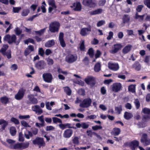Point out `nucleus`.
<instances>
[{
    "instance_id": "b1692460",
    "label": "nucleus",
    "mask_w": 150,
    "mask_h": 150,
    "mask_svg": "<svg viewBox=\"0 0 150 150\" xmlns=\"http://www.w3.org/2000/svg\"><path fill=\"white\" fill-rule=\"evenodd\" d=\"M132 67L136 71H139L141 68V65L138 61H136L132 65Z\"/></svg>"
},
{
    "instance_id": "20e7f679",
    "label": "nucleus",
    "mask_w": 150,
    "mask_h": 150,
    "mask_svg": "<svg viewBox=\"0 0 150 150\" xmlns=\"http://www.w3.org/2000/svg\"><path fill=\"white\" fill-rule=\"evenodd\" d=\"M140 142L144 146H147L150 144V139L148 137V135L146 133L142 134Z\"/></svg>"
},
{
    "instance_id": "a19ab883",
    "label": "nucleus",
    "mask_w": 150,
    "mask_h": 150,
    "mask_svg": "<svg viewBox=\"0 0 150 150\" xmlns=\"http://www.w3.org/2000/svg\"><path fill=\"white\" fill-rule=\"evenodd\" d=\"M46 28H45L42 29L39 31H35V34L39 35H42L45 32Z\"/></svg>"
},
{
    "instance_id": "e433bc0d",
    "label": "nucleus",
    "mask_w": 150,
    "mask_h": 150,
    "mask_svg": "<svg viewBox=\"0 0 150 150\" xmlns=\"http://www.w3.org/2000/svg\"><path fill=\"white\" fill-rule=\"evenodd\" d=\"M64 92L68 96H70L71 93V89L68 86H66L64 87Z\"/></svg>"
},
{
    "instance_id": "052dcab7",
    "label": "nucleus",
    "mask_w": 150,
    "mask_h": 150,
    "mask_svg": "<svg viewBox=\"0 0 150 150\" xmlns=\"http://www.w3.org/2000/svg\"><path fill=\"white\" fill-rule=\"evenodd\" d=\"M18 140L20 142H23L24 140V138L22 132H20L19 133Z\"/></svg>"
},
{
    "instance_id": "5701e85b",
    "label": "nucleus",
    "mask_w": 150,
    "mask_h": 150,
    "mask_svg": "<svg viewBox=\"0 0 150 150\" xmlns=\"http://www.w3.org/2000/svg\"><path fill=\"white\" fill-rule=\"evenodd\" d=\"M63 33H59V38L60 45L62 47H64L66 46V44L63 39Z\"/></svg>"
},
{
    "instance_id": "ddd939ff",
    "label": "nucleus",
    "mask_w": 150,
    "mask_h": 150,
    "mask_svg": "<svg viewBox=\"0 0 150 150\" xmlns=\"http://www.w3.org/2000/svg\"><path fill=\"white\" fill-rule=\"evenodd\" d=\"M48 2L49 5L48 11L49 13H51L53 9H56L57 8V6L55 4V2L54 0H48Z\"/></svg>"
},
{
    "instance_id": "603ef678",
    "label": "nucleus",
    "mask_w": 150,
    "mask_h": 150,
    "mask_svg": "<svg viewBox=\"0 0 150 150\" xmlns=\"http://www.w3.org/2000/svg\"><path fill=\"white\" fill-rule=\"evenodd\" d=\"M105 22L104 20H102L99 21L97 23L96 25L97 27H99L104 25Z\"/></svg>"
},
{
    "instance_id": "c03bdc74",
    "label": "nucleus",
    "mask_w": 150,
    "mask_h": 150,
    "mask_svg": "<svg viewBox=\"0 0 150 150\" xmlns=\"http://www.w3.org/2000/svg\"><path fill=\"white\" fill-rule=\"evenodd\" d=\"M21 144L22 149H23L28 147L29 145V142H25L21 143Z\"/></svg>"
},
{
    "instance_id": "dca6fc26",
    "label": "nucleus",
    "mask_w": 150,
    "mask_h": 150,
    "mask_svg": "<svg viewBox=\"0 0 150 150\" xmlns=\"http://www.w3.org/2000/svg\"><path fill=\"white\" fill-rule=\"evenodd\" d=\"M25 91L23 89L19 90L18 93L15 96V98L17 100H21L23 97Z\"/></svg>"
},
{
    "instance_id": "4d7b16f0",
    "label": "nucleus",
    "mask_w": 150,
    "mask_h": 150,
    "mask_svg": "<svg viewBox=\"0 0 150 150\" xmlns=\"http://www.w3.org/2000/svg\"><path fill=\"white\" fill-rule=\"evenodd\" d=\"M22 31L18 27L16 28L14 30L16 34L18 35H20Z\"/></svg>"
},
{
    "instance_id": "4c0bfd02",
    "label": "nucleus",
    "mask_w": 150,
    "mask_h": 150,
    "mask_svg": "<svg viewBox=\"0 0 150 150\" xmlns=\"http://www.w3.org/2000/svg\"><path fill=\"white\" fill-rule=\"evenodd\" d=\"M133 116L132 115L130 112H125L124 115V117L126 120H129Z\"/></svg>"
},
{
    "instance_id": "a211bd4d",
    "label": "nucleus",
    "mask_w": 150,
    "mask_h": 150,
    "mask_svg": "<svg viewBox=\"0 0 150 150\" xmlns=\"http://www.w3.org/2000/svg\"><path fill=\"white\" fill-rule=\"evenodd\" d=\"M139 142L138 141L134 140H133L129 144V147L132 150H135L136 147L139 146Z\"/></svg>"
},
{
    "instance_id": "680f3d73",
    "label": "nucleus",
    "mask_w": 150,
    "mask_h": 150,
    "mask_svg": "<svg viewBox=\"0 0 150 150\" xmlns=\"http://www.w3.org/2000/svg\"><path fill=\"white\" fill-rule=\"evenodd\" d=\"M38 119L41 123L45 124V122L44 119V116L43 115L38 117Z\"/></svg>"
},
{
    "instance_id": "bb28decb",
    "label": "nucleus",
    "mask_w": 150,
    "mask_h": 150,
    "mask_svg": "<svg viewBox=\"0 0 150 150\" xmlns=\"http://www.w3.org/2000/svg\"><path fill=\"white\" fill-rule=\"evenodd\" d=\"M103 10L101 8H99L95 10L89 12V14L91 15L99 14L103 12Z\"/></svg>"
},
{
    "instance_id": "13d9d810",
    "label": "nucleus",
    "mask_w": 150,
    "mask_h": 150,
    "mask_svg": "<svg viewBox=\"0 0 150 150\" xmlns=\"http://www.w3.org/2000/svg\"><path fill=\"white\" fill-rule=\"evenodd\" d=\"M19 118L21 119H28L30 118V116L29 115H19Z\"/></svg>"
},
{
    "instance_id": "1a4fd4ad",
    "label": "nucleus",
    "mask_w": 150,
    "mask_h": 150,
    "mask_svg": "<svg viewBox=\"0 0 150 150\" xmlns=\"http://www.w3.org/2000/svg\"><path fill=\"white\" fill-rule=\"evenodd\" d=\"M82 3L84 6L90 8H94L96 5V3L93 0H83Z\"/></svg>"
},
{
    "instance_id": "2f4dec72",
    "label": "nucleus",
    "mask_w": 150,
    "mask_h": 150,
    "mask_svg": "<svg viewBox=\"0 0 150 150\" xmlns=\"http://www.w3.org/2000/svg\"><path fill=\"white\" fill-rule=\"evenodd\" d=\"M8 46L7 45H4L0 50V52H1L3 55H5L6 53L5 52L8 48Z\"/></svg>"
},
{
    "instance_id": "412c9836",
    "label": "nucleus",
    "mask_w": 150,
    "mask_h": 150,
    "mask_svg": "<svg viewBox=\"0 0 150 150\" xmlns=\"http://www.w3.org/2000/svg\"><path fill=\"white\" fill-rule=\"evenodd\" d=\"M76 126L78 128L82 127L83 129H87L89 127V125L87 122H83L81 123H77L76 124Z\"/></svg>"
},
{
    "instance_id": "3c124183",
    "label": "nucleus",
    "mask_w": 150,
    "mask_h": 150,
    "mask_svg": "<svg viewBox=\"0 0 150 150\" xmlns=\"http://www.w3.org/2000/svg\"><path fill=\"white\" fill-rule=\"evenodd\" d=\"M149 119H150V115H144L143 116L142 118V120L144 122Z\"/></svg>"
},
{
    "instance_id": "f257e3e1",
    "label": "nucleus",
    "mask_w": 150,
    "mask_h": 150,
    "mask_svg": "<svg viewBox=\"0 0 150 150\" xmlns=\"http://www.w3.org/2000/svg\"><path fill=\"white\" fill-rule=\"evenodd\" d=\"M60 26V23L58 22L54 21L51 23L49 26V30L52 33L58 31Z\"/></svg>"
},
{
    "instance_id": "0e129e2a",
    "label": "nucleus",
    "mask_w": 150,
    "mask_h": 150,
    "mask_svg": "<svg viewBox=\"0 0 150 150\" xmlns=\"http://www.w3.org/2000/svg\"><path fill=\"white\" fill-rule=\"evenodd\" d=\"M144 3L148 8L150 9V0H145Z\"/></svg>"
},
{
    "instance_id": "338daca9",
    "label": "nucleus",
    "mask_w": 150,
    "mask_h": 150,
    "mask_svg": "<svg viewBox=\"0 0 150 150\" xmlns=\"http://www.w3.org/2000/svg\"><path fill=\"white\" fill-rule=\"evenodd\" d=\"M38 52V53L39 55H40L42 56H43L44 55V51L42 48H39Z\"/></svg>"
},
{
    "instance_id": "774afa93",
    "label": "nucleus",
    "mask_w": 150,
    "mask_h": 150,
    "mask_svg": "<svg viewBox=\"0 0 150 150\" xmlns=\"http://www.w3.org/2000/svg\"><path fill=\"white\" fill-rule=\"evenodd\" d=\"M85 91L84 89H81L78 91V93L79 95L82 96L85 95Z\"/></svg>"
},
{
    "instance_id": "cd10ccee",
    "label": "nucleus",
    "mask_w": 150,
    "mask_h": 150,
    "mask_svg": "<svg viewBox=\"0 0 150 150\" xmlns=\"http://www.w3.org/2000/svg\"><path fill=\"white\" fill-rule=\"evenodd\" d=\"M132 46L130 45H128L126 46L122 50V52L124 54L128 53L131 50Z\"/></svg>"
},
{
    "instance_id": "aec40b11",
    "label": "nucleus",
    "mask_w": 150,
    "mask_h": 150,
    "mask_svg": "<svg viewBox=\"0 0 150 150\" xmlns=\"http://www.w3.org/2000/svg\"><path fill=\"white\" fill-rule=\"evenodd\" d=\"M73 134V130L68 129L65 130L63 134V137L65 138H69L71 137Z\"/></svg>"
},
{
    "instance_id": "09e8293b",
    "label": "nucleus",
    "mask_w": 150,
    "mask_h": 150,
    "mask_svg": "<svg viewBox=\"0 0 150 150\" xmlns=\"http://www.w3.org/2000/svg\"><path fill=\"white\" fill-rule=\"evenodd\" d=\"M134 103L135 104L136 107L137 109H138L140 106V103L139 100L138 98H136L135 100Z\"/></svg>"
},
{
    "instance_id": "4be33fe9",
    "label": "nucleus",
    "mask_w": 150,
    "mask_h": 150,
    "mask_svg": "<svg viewBox=\"0 0 150 150\" xmlns=\"http://www.w3.org/2000/svg\"><path fill=\"white\" fill-rule=\"evenodd\" d=\"M28 100L30 103L33 104H36L38 103L37 98H35L33 95H30L28 96Z\"/></svg>"
},
{
    "instance_id": "9d476101",
    "label": "nucleus",
    "mask_w": 150,
    "mask_h": 150,
    "mask_svg": "<svg viewBox=\"0 0 150 150\" xmlns=\"http://www.w3.org/2000/svg\"><path fill=\"white\" fill-rule=\"evenodd\" d=\"M91 31V27L88 28H83L81 29L80 33L82 36L85 37L88 35Z\"/></svg>"
},
{
    "instance_id": "f8f14e48",
    "label": "nucleus",
    "mask_w": 150,
    "mask_h": 150,
    "mask_svg": "<svg viewBox=\"0 0 150 150\" xmlns=\"http://www.w3.org/2000/svg\"><path fill=\"white\" fill-rule=\"evenodd\" d=\"M108 67L109 69L113 71H117L119 69L118 64L109 62L108 63Z\"/></svg>"
},
{
    "instance_id": "6e6552de",
    "label": "nucleus",
    "mask_w": 150,
    "mask_h": 150,
    "mask_svg": "<svg viewBox=\"0 0 150 150\" xmlns=\"http://www.w3.org/2000/svg\"><path fill=\"white\" fill-rule=\"evenodd\" d=\"M121 87V84L120 83H114L111 86V90L114 92H117L120 90Z\"/></svg>"
},
{
    "instance_id": "473e14b6",
    "label": "nucleus",
    "mask_w": 150,
    "mask_h": 150,
    "mask_svg": "<svg viewBox=\"0 0 150 150\" xmlns=\"http://www.w3.org/2000/svg\"><path fill=\"white\" fill-rule=\"evenodd\" d=\"M10 132L12 136H14L16 132V130L15 127L13 126L11 127L10 129Z\"/></svg>"
},
{
    "instance_id": "c9c22d12",
    "label": "nucleus",
    "mask_w": 150,
    "mask_h": 150,
    "mask_svg": "<svg viewBox=\"0 0 150 150\" xmlns=\"http://www.w3.org/2000/svg\"><path fill=\"white\" fill-rule=\"evenodd\" d=\"M24 135L26 139H30V137L32 136V134L30 131L26 130L25 132Z\"/></svg>"
},
{
    "instance_id": "4468645a",
    "label": "nucleus",
    "mask_w": 150,
    "mask_h": 150,
    "mask_svg": "<svg viewBox=\"0 0 150 150\" xmlns=\"http://www.w3.org/2000/svg\"><path fill=\"white\" fill-rule=\"evenodd\" d=\"M31 108L32 110L35 112L36 114L38 115H40L43 112L42 109L38 105H36L32 106Z\"/></svg>"
},
{
    "instance_id": "f3484780",
    "label": "nucleus",
    "mask_w": 150,
    "mask_h": 150,
    "mask_svg": "<svg viewBox=\"0 0 150 150\" xmlns=\"http://www.w3.org/2000/svg\"><path fill=\"white\" fill-rule=\"evenodd\" d=\"M44 80L46 82L50 83L51 81L52 77V75L49 73H44L42 75Z\"/></svg>"
},
{
    "instance_id": "a878e982",
    "label": "nucleus",
    "mask_w": 150,
    "mask_h": 150,
    "mask_svg": "<svg viewBox=\"0 0 150 150\" xmlns=\"http://www.w3.org/2000/svg\"><path fill=\"white\" fill-rule=\"evenodd\" d=\"M3 125L1 127V132L5 129L6 127L8 125V122L3 119H0V125Z\"/></svg>"
},
{
    "instance_id": "6e6d98bb",
    "label": "nucleus",
    "mask_w": 150,
    "mask_h": 150,
    "mask_svg": "<svg viewBox=\"0 0 150 150\" xmlns=\"http://www.w3.org/2000/svg\"><path fill=\"white\" fill-rule=\"evenodd\" d=\"M88 54L91 57H93L94 55V51L92 48H90L88 50Z\"/></svg>"
},
{
    "instance_id": "39448f33",
    "label": "nucleus",
    "mask_w": 150,
    "mask_h": 150,
    "mask_svg": "<svg viewBox=\"0 0 150 150\" xmlns=\"http://www.w3.org/2000/svg\"><path fill=\"white\" fill-rule=\"evenodd\" d=\"M85 82L89 85L91 87L93 86L96 83L95 78L91 76H88L84 79Z\"/></svg>"
},
{
    "instance_id": "49530a36",
    "label": "nucleus",
    "mask_w": 150,
    "mask_h": 150,
    "mask_svg": "<svg viewBox=\"0 0 150 150\" xmlns=\"http://www.w3.org/2000/svg\"><path fill=\"white\" fill-rule=\"evenodd\" d=\"M145 14L142 15H139L137 13L136 14L135 18L137 19H139V21H142L143 20Z\"/></svg>"
},
{
    "instance_id": "e2e57ef3",
    "label": "nucleus",
    "mask_w": 150,
    "mask_h": 150,
    "mask_svg": "<svg viewBox=\"0 0 150 150\" xmlns=\"http://www.w3.org/2000/svg\"><path fill=\"white\" fill-rule=\"evenodd\" d=\"M97 117V116L95 115H88L86 117V119L90 120H93L96 118Z\"/></svg>"
},
{
    "instance_id": "c756f323",
    "label": "nucleus",
    "mask_w": 150,
    "mask_h": 150,
    "mask_svg": "<svg viewBox=\"0 0 150 150\" xmlns=\"http://www.w3.org/2000/svg\"><path fill=\"white\" fill-rule=\"evenodd\" d=\"M54 40H50L47 41L45 44V46L47 47H50L54 45Z\"/></svg>"
},
{
    "instance_id": "9b49d317",
    "label": "nucleus",
    "mask_w": 150,
    "mask_h": 150,
    "mask_svg": "<svg viewBox=\"0 0 150 150\" xmlns=\"http://www.w3.org/2000/svg\"><path fill=\"white\" fill-rule=\"evenodd\" d=\"M122 47V46L121 44H118L114 45L112 47V49L110 50L109 52L111 54H115L120 50Z\"/></svg>"
},
{
    "instance_id": "79ce46f5",
    "label": "nucleus",
    "mask_w": 150,
    "mask_h": 150,
    "mask_svg": "<svg viewBox=\"0 0 150 150\" xmlns=\"http://www.w3.org/2000/svg\"><path fill=\"white\" fill-rule=\"evenodd\" d=\"M122 20L124 23L128 22L130 20V18L129 15H124L122 18Z\"/></svg>"
},
{
    "instance_id": "7c9ffc66",
    "label": "nucleus",
    "mask_w": 150,
    "mask_h": 150,
    "mask_svg": "<svg viewBox=\"0 0 150 150\" xmlns=\"http://www.w3.org/2000/svg\"><path fill=\"white\" fill-rule=\"evenodd\" d=\"M120 130L119 128H115L113 129L111 134L115 136L117 135L120 134Z\"/></svg>"
},
{
    "instance_id": "864d4df0",
    "label": "nucleus",
    "mask_w": 150,
    "mask_h": 150,
    "mask_svg": "<svg viewBox=\"0 0 150 150\" xmlns=\"http://www.w3.org/2000/svg\"><path fill=\"white\" fill-rule=\"evenodd\" d=\"M142 111L144 114L150 115V109L148 108H144L142 109Z\"/></svg>"
},
{
    "instance_id": "7ed1b4c3",
    "label": "nucleus",
    "mask_w": 150,
    "mask_h": 150,
    "mask_svg": "<svg viewBox=\"0 0 150 150\" xmlns=\"http://www.w3.org/2000/svg\"><path fill=\"white\" fill-rule=\"evenodd\" d=\"M4 41L7 42L9 44H11L13 42H16V37L14 34L11 35L7 34L4 36Z\"/></svg>"
},
{
    "instance_id": "0eeeda50",
    "label": "nucleus",
    "mask_w": 150,
    "mask_h": 150,
    "mask_svg": "<svg viewBox=\"0 0 150 150\" xmlns=\"http://www.w3.org/2000/svg\"><path fill=\"white\" fill-rule=\"evenodd\" d=\"M33 144H37L40 147L41 146H44L45 145V143L43 138L37 137L33 141Z\"/></svg>"
},
{
    "instance_id": "ea45409f",
    "label": "nucleus",
    "mask_w": 150,
    "mask_h": 150,
    "mask_svg": "<svg viewBox=\"0 0 150 150\" xmlns=\"http://www.w3.org/2000/svg\"><path fill=\"white\" fill-rule=\"evenodd\" d=\"M21 125L25 127H30L31 126L25 120H23L21 121Z\"/></svg>"
},
{
    "instance_id": "f704fd0d",
    "label": "nucleus",
    "mask_w": 150,
    "mask_h": 150,
    "mask_svg": "<svg viewBox=\"0 0 150 150\" xmlns=\"http://www.w3.org/2000/svg\"><path fill=\"white\" fill-rule=\"evenodd\" d=\"M1 102L3 104H6L8 101L9 99L6 96L1 97L0 98Z\"/></svg>"
},
{
    "instance_id": "72a5a7b5",
    "label": "nucleus",
    "mask_w": 150,
    "mask_h": 150,
    "mask_svg": "<svg viewBox=\"0 0 150 150\" xmlns=\"http://www.w3.org/2000/svg\"><path fill=\"white\" fill-rule=\"evenodd\" d=\"M30 13V10L28 9H23L21 13V15L23 16H27Z\"/></svg>"
},
{
    "instance_id": "37998d69",
    "label": "nucleus",
    "mask_w": 150,
    "mask_h": 150,
    "mask_svg": "<svg viewBox=\"0 0 150 150\" xmlns=\"http://www.w3.org/2000/svg\"><path fill=\"white\" fill-rule=\"evenodd\" d=\"M100 64L99 63H97L95 66L94 70L96 72H98L100 70Z\"/></svg>"
},
{
    "instance_id": "423d86ee",
    "label": "nucleus",
    "mask_w": 150,
    "mask_h": 150,
    "mask_svg": "<svg viewBox=\"0 0 150 150\" xmlns=\"http://www.w3.org/2000/svg\"><path fill=\"white\" fill-rule=\"evenodd\" d=\"M92 102L91 99L89 98L84 99L80 104V106L82 108H88L89 107Z\"/></svg>"
},
{
    "instance_id": "de8ad7c7",
    "label": "nucleus",
    "mask_w": 150,
    "mask_h": 150,
    "mask_svg": "<svg viewBox=\"0 0 150 150\" xmlns=\"http://www.w3.org/2000/svg\"><path fill=\"white\" fill-rule=\"evenodd\" d=\"M53 122L54 123H62V121L60 119L56 117H53L52 118Z\"/></svg>"
},
{
    "instance_id": "8fccbe9b",
    "label": "nucleus",
    "mask_w": 150,
    "mask_h": 150,
    "mask_svg": "<svg viewBox=\"0 0 150 150\" xmlns=\"http://www.w3.org/2000/svg\"><path fill=\"white\" fill-rule=\"evenodd\" d=\"M10 121L16 125H18L19 124V120L14 117H12L10 119Z\"/></svg>"
},
{
    "instance_id": "a18cd8bd",
    "label": "nucleus",
    "mask_w": 150,
    "mask_h": 150,
    "mask_svg": "<svg viewBox=\"0 0 150 150\" xmlns=\"http://www.w3.org/2000/svg\"><path fill=\"white\" fill-rule=\"evenodd\" d=\"M12 149H22V147L21 144V143H18L15 144L13 146L11 147Z\"/></svg>"
},
{
    "instance_id": "6ab92c4d",
    "label": "nucleus",
    "mask_w": 150,
    "mask_h": 150,
    "mask_svg": "<svg viewBox=\"0 0 150 150\" xmlns=\"http://www.w3.org/2000/svg\"><path fill=\"white\" fill-rule=\"evenodd\" d=\"M45 65L46 64L44 61H40L35 64V66L38 69L41 70L44 68Z\"/></svg>"
},
{
    "instance_id": "69168bd1",
    "label": "nucleus",
    "mask_w": 150,
    "mask_h": 150,
    "mask_svg": "<svg viewBox=\"0 0 150 150\" xmlns=\"http://www.w3.org/2000/svg\"><path fill=\"white\" fill-rule=\"evenodd\" d=\"M55 128L52 126H47L46 127V130L47 131L54 130Z\"/></svg>"
},
{
    "instance_id": "5fc2aeb1",
    "label": "nucleus",
    "mask_w": 150,
    "mask_h": 150,
    "mask_svg": "<svg viewBox=\"0 0 150 150\" xmlns=\"http://www.w3.org/2000/svg\"><path fill=\"white\" fill-rule=\"evenodd\" d=\"M103 127L101 126H98L96 125L93 126L92 127V129L94 131H96L98 129H102Z\"/></svg>"
},
{
    "instance_id": "2eb2a0df",
    "label": "nucleus",
    "mask_w": 150,
    "mask_h": 150,
    "mask_svg": "<svg viewBox=\"0 0 150 150\" xmlns=\"http://www.w3.org/2000/svg\"><path fill=\"white\" fill-rule=\"evenodd\" d=\"M71 7L73 8L75 11H80L81 9V3L79 2L74 3L71 6Z\"/></svg>"
},
{
    "instance_id": "c85d7f7f",
    "label": "nucleus",
    "mask_w": 150,
    "mask_h": 150,
    "mask_svg": "<svg viewBox=\"0 0 150 150\" xmlns=\"http://www.w3.org/2000/svg\"><path fill=\"white\" fill-rule=\"evenodd\" d=\"M136 84H131L129 85L128 87V90L129 92L132 93H135Z\"/></svg>"
},
{
    "instance_id": "bf43d9fd",
    "label": "nucleus",
    "mask_w": 150,
    "mask_h": 150,
    "mask_svg": "<svg viewBox=\"0 0 150 150\" xmlns=\"http://www.w3.org/2000/svg\"><path fill=\"white\" fill-rule=\"evenodd\" d=\"M137 125L139 128H143L146 126L145 123L143 122H138Z\"/></svg>"
},
{
    "instance_id": "393cba45",
    "label": "nucleus",
    "mask_w": 150,
    "mask_h": 150,
    "mask_svg": "<svg viewBox=\"0 0 150 150\" xmlns=\"http://www.w3.org/2000/svg\"><path fill=\"white\" fill-rule=\"evenodd\" d=\"M34 50V47L32 45H29L26 49L25 52V55L27 56L31 52L33 51Z\"/></svg>"
},
{
    "instance_id": "f03ea898",
    "label": "nucleus",
    "mask_w": 150,
    "mask_h": 150,
    "mask_svg": "<svg viewBox=\"0 0 150 150\" xmlns=\"http://www.w3.org/2000/svg\"><path fill=\"white\" fill-rule=\"evenodd\" d=\"M77 58L78 57L76 54L70 53L66 56L65 60L68 63L71 64L76 61Z\"/></svg>"
},
{
    "instance_id": "58836bf2",
    "label": "nucleus",
    "mask_w": 150,
    "mask_h": 150,
    "mask_svg": "<svg viewBox=\"0 0 150 150\" xmlns=\"http://www.w3.org/2000/svg\"><path fill=\"white\" fill-rule=\"evenodd\" d=\"M79 138L77 137H74L72 139L73 143L75 145H78L79 144Z\"/></svg>"
}]
</instances>
